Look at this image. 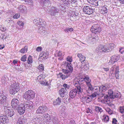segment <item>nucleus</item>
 <instances>
[{"label": "nucleus", "mask_w": 124, "mask_h": 124, "mask_svg": "<svg viewBox=\"0 0 124 124\" xmlns=\"http://www.w3.org/2000/svg\"><path fill=\"white\" fill-rule=\"evenodd\" d=\"M68 2L70 3L71 5L73 7H76L77 6L76 0H68Z\"/></svg>", "instance_id": "26"}, {"label": "nucleus", "mask_w": 124, "mask_h": 124, "mask_svg": "<svg viewBox=\"0 0 124 124\" xmlns=\"http://www.w3.org/2000/svg\"><path fill=\"white\" fill-rule=\"evenodd\" d=\"M67 61H69L70 62H71L72 61V60L71 57L69 56L66 58Z\"/></svg>", "instance_id": "57"}, {"label": "nucleus", "mask_w": 124, "mask_h": 124, "mask_svg": "<svg viewBox=\"0 0 124 124\" xmlns=\"http://www.w3.org/2000/svg\"><path fill=\"white\" fill-rule=\"evenodd\" d=\"M9 122V120L4 115L1 114L0 116V124H7Z\"/></svg>", "instance_id": "10"}, {"label": "nucleus", "mask_w": 124, "mask_h": 124, "mask_svg": "<svg viewBox=\"0 0 124 124\" xmlns=\"http://www.w3.org/2000/svg\"><path fill=\"white\" fill-rule=\"evenodd\" d=\"M117 121L115 118H114L113 119L112 123L113 124H119L117 123Z\"/></svg>", "instance_id": "52"}, {"label": "nucleus", "mask_w": 124, "mask_h": 124, "mask_svg": "<svg viewBox=\"0 0 124 124\" xmlns=\"http://www.w3.org/2000/svg\"><path fill=\"white\" fill-rule=\"evenodd\" d=\"M61 102V99L58 97L55 101H54L53 102V104L54 105H59Z\"/></svg>", "instance_id": "25"}, {"label": "nucleus", "mask_w": 124, "mask_h": 124, "mask_svg": "<svg viewBox=\"0 0 124 124\" xmlns=\"http://www.w3.org/2000/svg\"><path fill=\"white\" fill-rule=\"evenodd\" d=\"M48 53H44L43 54L42 56L41 57H43L44 59H46L48 57Z\"/></svg>", "instance_id": "45"}, {"label": "nucleus", "mask_w": 124, "mask_h": 124, "mask_svg": "<svg viewBox=\"0 0 124 124\" xmlns=\"http://www.w3.org/2000/svg\"><path fill=\"white\" fill-rule=\"evenodd\" d=\"M99 91L101 92H105L108 89V87L104 85H102L99 87Z\"/></svg>", "instance_id": "20"}, {"label": "nucleus", "mask_w": 124, "mask_h": 124, "mask_svg": "<svg viewBox=\"0 0 124 124\" xmlns=\"http://www.w3.org/2000/svg\"><path fill=\"white\" fill-rule=\"evenodd\" d=\"M79 82V85H81L82 86H84L85 85H83V83L84 82L83 80V78H79L78 79Z\"/></svg>", "instance_id": "40"}, {"label": "nucleus", "mask_w": 124, "mask_h": 124, "mask_svg": "<svg viewBox=\"0 0 124 124\" xmlns=\"http://www.w3.org/2000/svg\"><path fill=\"white\" fill-rule=\"evenodd\" d=\"M48 109V108L45 105L40 106L36 111V113L38 114H43Z\"/></svg>", "instance_id": "9"}, {"label": "nucleus", "mask_w": 124, "mask_h": 124, "mask_svg": "<svg viewBox=\"0 0 124 124\" xmlns=\"http://www.w3.org/2000/svg\"><path fill=\"white\" fill-rule=\"evenodd\" d=\"M39 28L38 30L39 32L42 34L45 35L47 34V32H46V29L44 26L39 27Z\"/></svg>", "instance_id": "16"}, {"label": "nucleus", "mask_w": 124, "mask_h": 124, "mask_svg": "<svg viewBox=\"0 0 124 124\" xmlns=\"http://www.w3.org/2000/svg\"><path fill=\"white\" fill-rule=\"evenodd\" d=\"M76 92V90H75L74 89H73L72 90L70 91L69 95L71 98H74L76 96V95L77 94Z\"/></svg>", "instance_id": "22"}, {"label": "nucleus", "mask_w": 124, "mask_h": 124, "mask_svg": "<svg viewBox=\"0 0 124 124\" xmlns=\"http://www.w3.org/2000/svg\"><path fill=\"white\" fill-rule=\"evenodd\" d=\"M17 24L20 26H23L24 24V23L22 21L18 22Z\"/></svg>", "instance_id": "60"}, {"label": "nucleus", "mask_w": 124, "mask_h": 124, "mask_svg": "<svg viewBox=\"0 0 124 124\" xmlns=\"http://www.w3.org/2000/svg\"><path fill=\"white\" fill-rule=\"evenodd\" d=\"M41 21V19H35L33 20V22L36 26L39 27V23L40 21Z\"/></svg>", "instance_id": "24"}, {"label": "nucleus", "mask_w": 124, "mask_h": 124, "mask_svg": "<svg viewBox=\"0 0 124 124\" xmlns=\"http://www.w3.org/2000/svg\"><path fill=\"white\" fill-rule=\"evenodd\" d=\"M102 30L101 27L98 24H94L92 27L91 31L95 33H100Z\"/></svg>", "instance_id": "8"}, {"label": "nucleus", "mask_w": 124, "mask_h": 124, "mask_svg": "<svg viewBox=\"0 0 124 124\" xmlns=\"http://www.w3.org/2000/svg\"><path fill=\"white\" fill-rule=\"evenodd\" d=\"M66 107L65 106L61 105L59 107V108L62 111H64L66 109Z\"/></svg>", "instance_id": "54"}, {"label": "nucleus", "mask_w": 124, "mask_h": 124, "mask_svg": "<svg viewBox=\"0 0 124 124\" xmlns=\"http://www.w3.org/2000/svg\"><path fill=\"white\" fill-rule=\"evenodd\" d=\"M24 106V107L26 108L27 110L29 111L32 109L33 106V103L32 101H26L23 104Z\"/></svg>", "instance_id": "12"}, {"label": "nucleus", "mask_w": 124, "mask_h": 124, "mask_svg": "<svg viewBox=\"0 0 124 124\" xmlns=\"http://www.w3.org/2000/svg\"><path fill=\"white\" fill-rule=\"evenodd\" d=\"M116 66H113L112 68L110 69V70L112 71H115L116 69Z\"/></svg>", "instance_id": "62"}, {"label": "nucleus", "mask_w": 124, "mask_h": 124, "mask_svg": "<svg viewBox=\"0 0 124 124\" xmlns=\"http://www.w3.org/2000/svg\"><path fill=\"white\" fill-rule=\"evenodd\" d=\"M7 95H4L3 92L0 91V104L1 106L3 107L7 104Z\"/></svg>", "instance_id": "5"}, {"label": "nucleus", "mask_w": 124, "mask_h": 124, "mask_svg": "<svg viewBox=\"0 0 124 124\" xmlns=\"http://www.w3.org/2000/svg\"><path fill=\"white\" fill-rule=\"evenodd\" d=\"M108 93L111 99H113L115 98H117L119 97H120V98L121 97L120 93L118 91L116 93L113 92L111 89H110L108 91Z\"/></svg>", "instance_id": "7"}, {"label": "nucleus", "mask_w": 124, "mask_h": 124, "mask_svg": "<svg viewBox=\"0 0 124 124\" xmlns=\"http://www.w3.org/2000/svg\"><path fill=\"white\" fill-rule=\"evenodd\" d=\"M44 116L47 121H49L50 119V116L47 114H45Z\"/></svg>", "instance_id": "35"}, {"label": "nucleus", "mask_w": 124, "mask_h": 124, "mask_svg": "<svg viewBox=\"0 0 124 124\" xmlns=\"http://www.w3.org/2000/svg\"><path fill=\"white\" fill-rule=\"evenodd\" d=\"M83 9L84 13L89 15L93 13V10L92 8H83Z\"/></svg>", "instance_id": "18"}, {"label": "nucleus", "mask_w": 124, "mask_h": 124, "mask_svg": "<svg viewBox=\"0 0 124 124\" xmlns=\"http://www.w3.org/2000/svg\"><path fill=\"white\" fill-rule=\"evenodd\" d=\"M59 94L61 97H63L67 94V93L65 89L63 88L60 90Z\"/></svg>", "instance_id": "19"}, {"label": "nucleus", "mask_w": 124, "mask_h": 124, "mask_svg": "<svg viewBox=\"0 0 124 124\" xmlns=\"http://www.w3.org/2000/svg\"><path fill=\"white\" fill-rule=\"evenodd\" d=\"M63 86L64 87V88L65 89V90L67 91V89H68L70 87V85H68L66 84L65 83L63 85Z\"/></svg>", "instance_id": "39"}, {"label": "nucleus", "mask_w": 124, "mask_h": 124, "mask_svg": "<svg viewBox=\"0 0 124 124\" xmlns=\"http://www.w3.org/2000/svg\"><path fill=\"white\" fill-rule=\"evenodd\" d=\"M64 5L63 4L58 3L57 4V7L59 8H63L64 7L63 6Z\"/></svg>", "instance_id": "59"}, {"label": "nucleus", "mask_w": 124, "mask_h": 124, "mask_svg": "<svg viewBox=\"0 0 124 124\" xmlns=\"http://www.w3.org/2000/svg\"><path fill=\"white\" fill-rule=\"evenodd\" d=\"M110 98H111L109 95V96L108 95H106L104 97V100L106 102H108L110 101Z\"/></svg>", "instance_id": "34"}, {"label": "nucleus", "mask_w": 124, "mask_h": 124, "mask_svg": "<svg viewBox=\"0 0 124 124\" xmlns=\"http://www.w3.org/2000/svg\"><path fill=\"white\" fill-rule=\"evenodd\" d=\"M26 9L27 8H24V9H23V8H21V9H19V10H20V12L22 13H26L27 12Z\"/></svg>", "instance_id": "48"}, {"label": "nucleus", "mask_w": 124, "mask_h": 124, "mask_svg": "<svg viewBox=\"0 0 124 124\" xmlns=\"http://www.w3.org/2000/svg\"><path fill=\"white\" fill-rule=\"evenodd\" d=\"M83 99L86 101V102H88L91 101L92 99L90 95H89L82 98Z\"/></svg>", "instance_id": "23"}, {"label": "nucleus", "mask_w": 124, "mask_h": 124, "mask_svg": "<svg viewBox=\"0 0 124 124\" xmlns=\"http://www.w3.org/2000/svg\"><path fill=\"white\" fill-rule=\"evenodd\" d=\"M10 108L8 106H5L4 108V111L5 113V116L7 117H10V120H13L15 118L13 116L14 115V112L13 109H10Z\"/></svg>", "instance_id": "2"}, {"label": "nucleus", "mask_w": 124, "mask_h": 124, "mask_svg": "<svg viewBox=\"0 0 124 124\" xmlns=\"http://www.w3.org/2000/svg\"><path fill=\"white\" fill-rule=\"evenodd\" d=\"M119 51L121 54H123L124 53V48L123 47L120 48Z\"/></svg>", "instance_id": "55"}, {"label": "nucleus", "mask_w": 124, "mask_h": 124, "mask_svg": "<svg viewBox=\"0 0 124 124\" xmlns=\"http://www.w3.org/2000/svg\"><path fill=\"white\" fill-rule=\"evenodd\" d=\"M91 4L93 5V7H95V6H97L98 5V1L96 0H95Z\"/></svg>", "instance_id": "42"}, {"label": "nucleus", "mask_w": 124, "mask_h": 124, "mask_svg": "<svg viewBox=\"0 0 124 124\" xmlns=\"http://www.w3.org/2000/svg\"><path fill=\"white\" fill-rule=\"evenodd\" d=\"M34 92L31 90H29L23 93V96L26 100L29 101L33 99L35 97Z\"/></svg>", "instance_id": "4"}, {"label": "nucleus", "mask_w": 124, "mask_h": 124, "mask_svg": "<svg viewBox=\"0 0 124 124\" xmlns=\"http://www.w3.org/2000/svg\"><path fill=\"white\" fill-rule=\"evenodd\" d=\"M19 85L18 83L15 82L12 83L9 88L10 93L12 95H14L19 90Z\"/></svg>", "instance_id": "3"}, {"label": "nucleus", "mask_w": 124, "mask_h": 124, "mask_svg": "<svg viewBox=\"0 0 124 124\" xmlns=\"http://www.w3.org/2000/svg\"><path fill=\"white\" fill-rule=\"evenodd\" d=\"M105 110L107 112H108L109 114H112L113 113L112 111L109 108H106L105 109Z\"/></svg>", "instance_id": "43"}, {"label": "nucleus", "mask_w": 124, "mask_h": 124, "mask_svg": "<svg viewBox=\"0 0 124 124\" xmlns=\"http://www.w3.org/2000/svg\"><path fill=\"white\" fill-rule=\"evenodd\" d=\"M85 63H83V67L84 69H85V70H87L89 69V65L88 64H86L85 63Z\"/></svg>", "instance_id": "47"}, {"label": "nucleus", "mask_w": 124, "mask_h": 124, "mask_svg": "<svg viewBox=\"0 0 124 124\" xmlns=\"http://www.w3.org/2000/svg\"><path fill=\"white\" fill-rule=\"evenodd\" d=\"M42 81H39V83L43 85H48V83L47 82H46V81L44 80L43 81H42Z\"/></svg>", "instance_id": "33"}, {"label": "nucleus", "mask_w": 124, "mask_h": 124, "mask_svg": "<svg viewBox=\"0 0 124 124\" xmlns=\"http://www.w3.org/2000/svg\"><path fill=\"white\" fill-rule=\"evenodd\" d=\"M40 2L47 7H49V5L50 3L49 0H40Z\"/></svg>", "instance_id": "21"}, {"label": "nucleus", "mask_w": 124, "mask_h": 124, "mask_svg": "<svg viewBox=\"0 0 124 124\" xmlns=\"http://www.w3.org/2000/svg\"><path fill=\"white\" fill-rule=\"evenodd\" d=\"M73 29L72 28H66L64 30L66 32H68V31H73Z\"/></svg>", "instance_id": "50"}, {"label": "nucleus", "mask_w": 124, "mask_h": 124, "mask_svg": "<svg viewBox=\"0 0 124 124\" xmlns=\"http://www.w3.org/2000/svg\"><path fill=\"white\" fill-rule=\"evenodd\" d=\"M95 108V110L97 112H101L102 111L101 108L100 107L96 106Z\"/></svg>", "instance_id": "38"}, {"label": "nucleus", "mask_w": 124, "mask_h": 124, "mask_svg": "<svg viewBox=\"0 0 124 124\" xmlns=\"http://www.w3.org/2000/svg\"><path fill=\"white\" fill-rule=\"evenodd\" d=\"M64 65H66V68L69 69L68 70H63V72L65 74H70L69 72H71L73 70V67H72V64L71 63H69L67 62H64Z\"/></svg>", "instance_id": "6"}, {"label": "nucleus", "mask_w": 124, "mask_h": 124, "mask_svg": "<svg viewBox=\"0 0 124 124\" xmlns=\"http://www.w3.org/2000/svg\"><path fill=\"white\" fill-rule=\"evenodd\" d=\"M13 22L12 20H11V18H8L5 21V22L6 23H10V22Z\"/></svg>", "instance_id": "56"}, {"label": "nucleus", "mask_w": 124, "mask_h": 124, "mask_svg": "<svg viewBox=\"0 0 124 124\" xmlns=\"http://www.w3.org/2000/svg\"><path fill=\"white\" fill-rule=\"evenodd\" d=\"M115 73H119V68L118 67H116L115 70Z\"/></svg>", "instance_id": "61"}, {"label": "nucleus", "mask_w": 124, "mask_h": 124, "mask_svg": "<svg viewBox=\"0 0 124 124\" xmlns=\"http://www.w3.org/2000/svg\"><path fill=\"white\" fill-rule=\"evenodd\" d=\"M27 63L29 64H31L33 62L32 57L31 55H29L27 61Z\"/></svg>", "instance_id": "29"}, {"label": "nucleus", "mask_w": 124, "mask_h": 124, "mask_svg": "<svg viewBox=\"0 0 124 124\" xmlns=\"http://www.w3.org/2000/svg\"><path fill=\"white\" fill-rule=\"evenodd\" d=\"M18 112L20 114H23L25 112V108L24 106L22 104L19 105L17 108Z\"/></svg>", "instance_id": "13"}, {"label": "nucleus", "mask_w": 124, "mask_h": 124, "mask_svg": "<svg viewBox=\"0 0 124 124\" xmlns=\"http://www.w3.org/2000/svg\"><path fill=\"white\" fill-rule=\"evenodd\" d=\"M124 107H120L119 108L120 112L122 113H123L124 112Z\"/></svg>", "instance_id": "49"}, {"label": "nucleus", "mask_w": 124, "mask_h": 124, "mask_svg": "<svg viewBox=\"0 0 124 124\" xmlns=\"http://www.w3.org/2000/svg\"><path fill=\"white\" fill-rule=\"evenodd\" d=\"M27 57L26 55H24L21 58V60L22 61L24 62L26 61Z\"/></svg>", "instance_id": "44"}, {"label": "nucleus", "mask_w": 124, "mask_h": 124, "mask_svg": "<svg viewBox=\"0 0 124 124\" xmlns=\"http://www.w3.org/2000/svg\"><path fill=\"white\" fill-rule=\"evenodd\" d=\"M77 56L79 58V61H81V62L82 64H83V63H85V62H86L85 61L86 57L82 55V54L78 53Z\"/></svg>", "instance_id": "15"}, {"label": "nucleus", "mask_w": 124, "mask_h": 124, "mask_svg": "<svg viewBox=\"0 0 124 124\" xmlns=\"http://www.w3.org/2000/svg\"><path fill=\"white\" fill-rule=\"evenodd\" d=\"M120 56L118 55H115L112 56L111 57V60L112 61V63L117 61L119 59Z\"/></svg>", "instance_id": "17"}, {"label": "nucleus", "mask_w": 124, "mask_h": 124, "mask_svg": "<svg viewBox=\"0 0 124 124\" xmlns=\"http://www.w3.org/2000/svg\"><path fill=\"white\" fill-rule=\"evenodd\" d=\"M41 21H40L39 23V27L44 26L46 24V22L44 20L41 19Z\"/></svg>", "instance_id": "31"}, {"label": "nucleus", "mask_w": 124, "mask_h": 124, "mask_svg": "<svg viewBox=\"0 0 124 124\" xmlns=\"http://www.w3.org/2000/svg\"><path fill=\"white\" fill-rule=\"evenodd\" d=\"M86 113H90L91 114H93V112L91 109H90L89 108H88V109L86 111Z\"/></svg>", "instance_id": "58"}, {"label": "nucleus", "mask_w": 124, "mask_h": 124, "mask_svg": "<svg viewBox=\"0 0 124 124\" xmlns=\"http://www.w3.org/2000/svg\"><path fill=\"white\" fill-rule=\"evenodd\" d=\"M7 78H5V77H3L2 78L1 81L3 83H4L6 82V81L7 80Z\"/></svg>", "instance_id": "53"}, {"label": "nucleus", "mask_w": 124, "mask_h": 124, "mask_svg": "<svg viewBox=\"0 0 124 124\" xmlns=\"http://www.w3.org/2000/svg\"><path fill=\"white\" fill-rule=\"evenodd\" d=\"M103 118V121L106 123L108 121L109 118L108 116L106 115L104 116Z\"/></svg>", "instance_id": "30"}, {"label": "nucleus", "mask_w": 124, "mask_h": 124, "mask_svg": "<svg viewBox=\"0 0 124 124\" xmlns=\"http://www.w3.org/2000/svg\"><path fill=\"white\" fill-rule=\"evenodd\" d=\"M11 104L13 109L15 110H16L19 105L18 100L16 98L13 99L12 100Z\"/></svg>", "instance_id": "11"}, {"label": "nucleus", "mask_w": 124, "mask_h": 124, "mask_svg": "<svg viewBox=\"0 0 124 124\" xmlns=\"http://www.w3.org/2000/svg\"><path fill=\"white\" fill-rule=\"evenodd\" d=\"M115 46V44L113 43L107 44L103 46H100L99 47L97 48L96 51L99 53H100V52H108L112 50Z\"/></svg>", "instance_id": "1"}, {"label": "nucleus", "mask_w": 124, "mask_h": 124, "mask_svg": "<svg viewBox=\"0 0 124 124\" xmlns=\"http://www.w3.org/2000/svg\"><path fill=\"white\" fill-rule=\"evenodd\" d=\"M1 38H2V39H5L6 38V36L5 35L2 34L0 36Z\"/></svg>", "instance_id": "63"}, {"label": "nucleus", "mask_w": 124, "mask_h": 124, "mask_svg": "<svg viewBox=\"0 0 124 124\" xmlns=\"http://www.w3.org/2000/svg\"><path fill=\"white\" fill-rule=\"evenodd\" d=\"M23 119L21 117L19 118L17 121L16 124H23Z\"/></svg>", "instance_id": "37"}, {"label": "nucleus", "mask_w": 124, "mask_h": 124, "mask_svg": "<svg viewBox=\"0 0 124 124\" xmlns=\"http://www.w3.org/2000/svg\"><path fill=\"white\" fill-rule=\"evenodd\" d=\"M108 12L107 8H102L101 9L100 12L102 14H105L107 13Z\"/></svg>", "instance_id": "36"}, {"label": "nucleus", "mask_w": 124, "mask_h": 124, "mask_svg": "<svg viewBox=\"0 0 124 124\" xmlns=\"http://www.w3.org/2000/svg\"><path fill=\"white\" fill-rule=\"evenodd\" d=\"M39 69L41 71H43L44 70V67L43 65L42 64H40L39 66Z\"/></svg>", "instance_id": "51"}, {"label": "nucleus", "mask_w": 124, "mask_h": 124, "mask_svg": "<svg viewBox=\"0 0 124 124\" xmlns=\"http://www.w3.org/2000/svg\"><path fill=\"white\" fill-rule=\"evenodd\" d=\"M48 13L51 14V15H55L54 9H53L52 8H48Z\"/></svg>", "instance_id": "27"}, {"label": "nucleus", "mask_w": 124, "mask_h": 124, "mask_svg": "<svg viewBox=\"0 0 124 124\" xmlns=\"http://www.w3.org/2000/svg\"><path fill=\"white\" fill-rule=\"evenodd\" d=\"M69 124H76L75 121L74 120H71L69 123Z\"/></svg>", "instance_id": "64"}, {"label": "nucleus", "mask_w": 124, "mask_h": 124, "mask_svg": "<svg viewBox=\"0 0 124 124\" xmlns=\"http://www.w3.org/2000/svg\"><path fill=\"white\" fill-rule=\"evenodd\" d=\"M84 86H82L81 85H77L76 86L74 89L76 90L77 94H80V93H82L83 91V89Z\"/></svg>", "instance_id": "14"}, {"label": "nucleus", "mask_w": 124, "mask_h": 124, "mask_svg": "<svg viewBox=\"0 0 124 124\" xmlns=\"http://www.w3.org/2000/svg\"><path fill=\"white\" fill-rule=\"evenodd\" d=\"M88 87V91H92L93 90V88L92 87V86L91 85L90 83L88 82L87 84H86Z\"/></svg>", "instance_id": "32"}, {"label": "nucleus", "mask_w": 124, "mask_h": 124, "mask_svg": "<svg viewBox=\"0 0 124 124\" xmlns=\"http://www.w3.org/2000/svg\"><path fill=\"white\" fill-rule=\"evenodd\" d=\"M84 81L85 82L86 84H87L88 82L90 83L91 80L89 79L88 77H85L84 78H83Z\"/></svg>", "instance_id": "28"}, {"label": "nucleus", "mask_w": 124, "mask_h": 124, "mask_svg": "<svg viewBox=\"0 0 124 124\" xmlns=\"http://www.w3.org/2000/svg\"><path fill=\"white\" fill-rule=\"evenodd\" d=\"M70 75V74H67L63 75L61 78L63 80H65L67 78H68Z\"/></svg>", "instance_id": "41"}, {"label": "nucleus", "mask_w": 124, "mask_h": 124, "mask_svg": "<svg viewBox=\"0 0 124 124\" xmlns=\"http://www.w3.org/2000/svg\"><path fill=\"white\" fill-rule=\"evenodd\" d=\"M20 16L19 13H17L13 16V18L14 19H18L19 18Z\"/></svg>", "instance_id": "46"}]
</instances>
